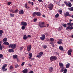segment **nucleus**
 Here are the masks:
<instances>
[{"instance_id":"obj_1","label":"nucleus","mask_w":73,"mask_h":73,"mask_svg":"<svg viewBox=\"0 0 73 73\" xmlns=\"http://www.w3.org/2000/svg\"><path fill=\"white\" fill-rule=\"evenodd\" d=\"M59 64L60 68L61 69L60 70V72H62L63 69H64V68H65V67L64 66V64L61 62H59Z\"/></svg>"},{"instance_id":"obj_2","label":"nucleus","mask_w":73,"mask_h":73,"mask_svg":"<svg viewBox=\"0 0 73 73\" xmlns=\"http://www.w3.org/2000/svg\"><path fill=\"white\" fill-rule=\"evenodd\" d=\"M16 47V44H10L9 46V48H11L13 49H15Z\"/></svg>"},{"instance_id":"obj_3","label":"nucleus","mask_w":73,"mask_h":73,"mask_svg":"<svg viewBox=\"0 0 73 73\" xmlns=\"http://www.w3.org/2000/svg\"><path fill=\"white\" fill-rule=\"evenodd\" d=\"M49 10H52L53 8V4L50 3L49 4L48 6Z\"/></svg>"},{"instance_id":"obj_4","label":"nucleus","mask_w":73,"mask_h":73,"mask_svg":"<svg viewBox=\"0 0 73 73\" xmlns=\"http://www.w3.org/2000/svg\"><path fill=\"white\" fill-rule=\"evenodd\" d=\"M7 66V64H5L3 65V66L2 67V69L3 70V72H5L7 70V69L5 68V67H6V66Z\"/></svg>"},{"instance_id":"obj_5","label":"nucleus","mask_w":73,"mask_h":73,"mask_svg":"<svg viewBox=\"0 0 73 73\" xmlns=\"http://www.w3.org/2000/svg\"><path fill=\"white\" fill-rule=\"evenodd\" d=\"M57 58L56 56H52L50 57V59L51 61H53V60H56Z\"/></svg>"},{"instance_id":"obj_6","label":"nucleus","mask_w":73,"mask_h":73,"mask_svg":"<svg viewBox=\"0 0 73 73\" xmlns=\"http://www.w3.org/2000/svg\"><path fill=\"white\" fill-rule=\"evenodd\" d=\"M32 46L31 45H29L27 46V50L28 52L30 51L31 50Z\"/></svg>"},{"instance_id":"obj_7","label":"nucleus","mask_w":73,"mask_h":73,"mask_svg":"<svg viewBox=\"0 0 73 73\" xmlns=\"http://www.w3.org/2000/svg\"><path fill=\"white\" fill-rule=\"evenodd\" d=\"M44 25V22H42L41 23V22L39 23V26L40 28H43Z\"/></svg>"},{"instance_id":"obj_8","label":"nucleus","mask_w":73,"mask_h":73,"mask_svg":"<svg viewBox=\"0 0 73 73\" xmlns=\"http://www.w3.org/2000/svg\"><path fill=\"white\" fill-rule=\"evenodd\" d=\"M73 29V27L68 26L66 28V30H68V29H70V31H72Z\"/></svg>"},{"instance_id":"obj_9","label":"nucleus","mask_w":73,"mask_h":73,"mask_svg":"<svg viewBox=\"0 0 73 73\" xmlns=\"http://www.w3.org/2000/svg\"><path fill=\"white\" fill-rule=\"evenodd\" d=\"M21 25H23L25 27H26L27 25V24L25 22H21Z\"/></svg>"},{"instance_id":"obj_10","label":"nucleus","mask_w":73,"mask_h":73,"mask_svg":"<svg viewBox=\"0 0 73 73\" xmlns=\"http://www.w3.org/2000/svg\"><path fill=\"white\" fill-rule=\"evenodd\" d=\"M45 35H42V37H40V40H45Z\"/></svg>"},{"instance_id":"obj_11","label":"nucleus","mask_w":73,"mask_h":73,"mask_svg":"<svg viewBox=\"0 0 73 73\" xmlns=\"http://www.w3.org/2000/svg\"><path fill=\"white\" fill-rule=\"evenodd\" d=\"M72 52V50H69L68 51V54L69 56H71L72 54H71V52Z\"/></svg>"},{"instance_id":"obj_12","label":"nucleus","mask_w":73,"mask_h":73,"mask_svg":"<svg viewBox=\"0 0 73 73\" xmlns=\"http://www.w3.org/2000/svg\"><path fill=\"white\" fill-rule=\"evenodd\" d=\"M22 72L23 73H28V69L26 68L22 71Z\"/></svg>"},{"instance_id":"obj_13","label":"nucleus","mask_w":73,"mask_h":73,"mask_svg":"<svg viewBox=\"0 0 73 73\" xmlns=\"http://www.w3.org/2000/svg\"><path fill=\"white\" fill-rule=\"evenodd\" d=\"M50 43H53V41H54V39L53 38H51L50 39Z\"/></svg>"},{"instance_id":"obj_14","label":"nucleus","mask_w":73,"mask_h":73,"mask_svg":"<svg viewBox=\"0 0 73 73\" xmlns=\"http://www.w3.org/2000/svg\"><path fill=\"white\" fill-rule=\"evenodd\" d=\"M19 13L21 15H23V14L24 13V11H23V10H20L19 11Z\"/></svg>"},{"instance_id":"obj_15","label":"nucleus","mask_w":73,"mask_h":73,"mask_svg":"<svg viewBox=\"0 0 73 73\" xmlns=\"http://www.w3.org/2000/svg\"><path fill=\"white\" fill-rule=\"evenodd\" d=\"M57 43L58 44H62V39H60L57 42Z\"/></svg>"},{"instance_id":"obj_16","label":"nucleus","mask_w":73,"mask_h":73,"mask_svg":"<svg viewBox=\"0 0 73 73\" xmlns=\"http://www.w3.org/2000/svg\"><path fill=\"white\" fill-rule=\"evenodd\" d=\"M73 23L70 22L67 23V25L68 26H72L73 25Z\"/></svg>"},{"instance_id":"obj_17","label":"nucleus","mask_w":73,"mask_h":73,"mask_svg":"<svg viewBox=\"0 0 73 73\" xmlns=\"http://www.w3.org/2000/svg\"><path fill=\"white\" fill-rule=\"evenodd\" d=\"M29 55V58L30 60H31V58L32 57V53H30Z\"/></svg>"},{"instance_id":"obj_18","label":"nucleus","mask_w":73,"mask_h":73,"mask_svg":"<svg viewBox=\"0 0 73 73\" xmlns=\"http://www.w3.org/2000/svg\"><path fill=\"white\" fill-rule=\"evenodd\" d=\"M70 63L67 64L66 65V68H69V66H70Z\"/></svg>"},{"instance_id":"obj_19","label":"nucleus","mask_w":73,"mask_h":73,"mask_svg":"<svg viewBox=\"0 0 73 73\" xmlns=\"http://www.w3.org/2000/svg\"><path fill=\"white\" fill-rule=\"evenodd\" d=\"M66 15L67 16H70V17L71 16V15L69 14V12H67L66 13Z\"/></svg>"},{"instance_id":"obj_20","label":"nucleus","mask_w":73,"mask_h":73,"mask_svg":"<svg viewBox=\"0 0 73 73\" xmlns=\"http://www.w3.org/2000/svg\"><path fill=\"white\" fill-rule=\"evenodd\" d=\"M25 7L26 9H29V8H30L29 7H28V6H27V3L25 4Z\"/></svg>"},{"instance_id":"obj_21","label":"nucleus","mask_w":73,"mask_h":73,"mask_svg":"<svg viewBox=\"0 0 73 73\" xmlns=\"http://www.w3.org/2000/svg\"><path fill=\"white\" fill-rule=\"evenodd\" d=\"M3 44H5V45H9V44L8 42H5L3 43Z\"/></svg>"},{"instance_id":"obj_22","label":"nucleus","mask_w":73,"mask_h":73,"mask_svg":"<svg viewBox=\"0 0 73 73\" xmlns=\"http://www.w3.org/2000/svg\"><path fill=\"white\" fill-rule=\"evenodd\" d=\"M62 29V26L59 27L58 29V31H61Z\"/></svg>"},{"instance_id":"obj_23","label":"nucleus","mask_w":73,"mask_h":73,"mask_svg":"<svg viewBox=\"0 0 73 73\" xmlns=\"http://www.w3.org/2000/svg\"><path fill=\"white\" fill-rule=\"evenodd\" d=\"M9 52H14V51L13 49H10L9 50Z\"/></svg>"},{"instance_id":"obj_24","label":"nucleus","mask_w":73,"mask_h":73,"mask_svg":"<svg viewBox=\"0 0 73 73\" xmlns=\"http://www.w3.org/2000/svg\"><path fill=\"white\" fill-rule=\"evenodd\" d=\"M27 38H28V36H26V35H24L23 37V39L24 40H26V39H27Z\"/></svg>"},{"instance_id":"obj_25","label":"nucleus","mask_w":73,"mask_h":73,"mask_svg":"<svg viewBox=\"0 0 73 73\" xmlns=\"http://www.w3.org/2000/svg\"><path fill=\"white\" fill-rule=\"evenodd\" d=\"M36 15L38 16H41V13L40 12H36Z\"/></svg>"},{"instance_id":"obj_26","label":"nucleus","mask_w":73,"mask_h":73,"mask_svg":"<svg viewBox=\"0 0 73 73\" xmlns=\"http://www.w3.org/2000/svg\"><path fill=\"white\" fill-rule=\"evenodd\" d=\"M7 41V38H5L3 40V42H6Z\"/></svg>"},{"instance_id":"obj_27","label":"nucleus","mask_w":73,"mask_h":73,"mask_svg":"<svg viewBox=\"0 0 73 73\" xmlns=\"http://www.w3.org/2000/svg\"><path fill=\"white\" fill-rule=\"evenodd\" d=\"M59 49L61 50H63V47L62 46H60L59 47Z\"/></svg>"},{"instance_id":"obj_28","label":"nucleus","mask_w":73,"mask_h":73,"mask_svg":"<svg viewBox=\"0 0 73 73\" xmlns=\"http://www.w3.org/2000/svg\"><path fill=\"white\" fill-rule=\"evenodd\" d=\"M64 72L63 73H66V72H67V69H66V68H65L64 70L63 69L62 72Z\"/></svg>"},{"instance_id":"obj_29","label":"nucleus","mask_w":73,"mask_h":73,"mask_svg":"<svg viewBox=\"0 0 73 73\" xmlns=\"http://www.w3.org/2000/svg\"><path fill=\"white\" fill-rule=\"evenodd\" d=\"M67 6L70 7H72V4H71L70 2H68V4L67 5Z\"/></svg>"},{"instance_id":"obj_30","label":"nucleus","mask_w":73,"mask_h":73,"mask_svg":"<svg viewBox=\"0 0 73 73\" xmlns=\"http://www.w3.org/2000/svg\"><path fill=\"white\" fill-rule=\"evenodd\" d=\"M13 58H16L17 57V55H14L13 56Z\"/></svg>"},{"instance_id":"obj_31","label":"nucleus","mask_w":73,"mask_h":73,"mask_svg":"<svg viewBox=\"0 0 73 73\" xmlns=\"http://www.w3.org/2000/svg\"><path fill=\"white\" fill-rule=\"evenodd\" d=\"M4 48V47H3L2 46H1V44H0V49L1 50H2L3 48Z\"/></svg>"},{"instance_id":"obj_32","label":"nucleus","mask_w":73,"mask_h":73,"mask_svg":"<svg viewBox=\"0 0 73 73\" xmlns=\"http://www.w3.org/2000/svg\"><path fill=\"white\" fill-rule=\"evenodd\" d=\"M49 70L50 72H52V70H53V68L52 67H50L49 69Z\"/></svg>"},{"instance_id":"obj_33","label":"nucleus","mask_w":73,"mask_h":73,"mask_svg":"<svg viewBox=\"0 0 73 73\" xmlns=\"http://www.w3.org/2000/svg\"><path fill=\"white\" fill-rule=\"evenodd\" d=\"M10 16L11 17H13L15 16V14H14L11 13L10 14Z\"/></svg>"},{"instance_id":"obj_34","label":"nucleus","mask_w":73,"mask_h":73,"mask_svg":"<svg viewBox=\"0 0 73 73\" xmlns=\"http://www.w3.org/2000/svg\"><path fill=\"white\" fill-rule=\"evenodd\" d=\"M59 16V14L58 13H57L55 16V17L57 18Z\"/></svg>"},{"instance_id":"obj_35","label":"nucleus","mask_w":73,"mask_h":73,"mask_svg":"<svg viewBox=\"0 0 73 73\" xmlns=\"http://www.w3.org/2000/svg\"><path fill=\"white\" fill-rule=\"evenodd\" d=\"M43 52H41L39 53V54H40V55L41 56H42V54H43Z\"/></svg>"},{"instance_id":"obj_36","label":"nucleus","mask_w":73,"mask_h":73,"mask_svg":"<svg viewBox=\"0 0 73 73\" xmlns=\"http://www.w3.org/2000/svg\"><path fill=\"white\" fill-rule=\"evenodd\" d=\"M58 12H59L60 14H61L62 13V10H59L58 11Z\"/></svg>"},{"instance_id":"obj_37","label":"nucleus","mask_w":73,"mask_h":73,"mask_svg":"<svg viewBox=\"0 0 73 73\" xmlns=\"http://www.w3.org/2000/svg\"><path fill=\"white\" fill-rule=\"evenodd\" d=\"M4 33V32L2 30H0V34L2 35V33Z\"/></svg>"},{"instance_id":"obj_38","label":"nucleus","mask_w":73,"mask_h":73,"mask_svg":"<svg viewBox=\"0 0 73 73\" xmlns=\"http://www.w3.org/2000/svg\"><path fill=\"white\" fill-rule=\"evenodd\" d=\"M10 11L12 13H15V11L12 10V9L10 10Z\"/></svg>"},{"instance_id":"obj_39","label":"nucleus","mask_w":73,"mask_h":73,"mask_svg":"<svg viewBox=\"0 0 73 73\" xmlns=\"http://www.w3.org/2000/svg\"><path fill=\"white\" fill-rule=\"evenodd\" d=\"M42 47L44 48V49H46V47H47V46L46 45H43L42 46Z\"/></svg>"},{"instance_id":"obj_40","label":"nucleus","mask_w":73,"mask_h":73,"mask_svg":"<svg viewBox=\"0 0 73 73\" xmlns=\"http://www.w3.org/2000/svg\"><path fill=\"white\" fill-rule=\"evenodd\" d=\"M50 44H51L52 45V46L53 47H54V42H53V43H50Z\"/></svg>"},{"instance_id":"obj_41","label":"nucleus","mask_w":73,"mask_h":73,"mask_svg":"<svg viewBox=\"0 0 73 73\" xmlns=\"http://www.w3.org/2000/svg\"><path fill=\"white\" fill-rule=\"evenodd\" d=\"M25 26H23L22 27H21V29H22L23 30H24V29H25Z\"/></svg>"},{"instance_id":"obj_42","label":"nucleus","mask_w":73,"mask_h":73,"mask_svg":"<svg viewBox=\"0 0 73 73\" xmlns=\"http://www.w3.org/2000/svg\"><path fill=\"white\" fill-rule=\"evenodd\" d=\"M36 57H38V58H40V57H41V56L40 55V54H39L38 55H37L36 56Z\"/></svg>"},{"instance_id":"obj_43","label":"nucleus","mask_w":73,"mask_h":73,"mask_svg":"<svg viewBox=\"0 0 73 73\" xmlns=\"http://www.w3.org/2000/svg\"><path fill=\"white\" fill-rule=\"evenodd\" d=\"M36 15V12H34L33 14V15L34 16H35Z\"/></svg>"},{"instance_id":"obj_44","label":"nucleus","mask_w":73,"mask_h":73,"mask_svg":"<svg viewBox=\"0 0 73 73\" xmlns=\"http://www.w3.org/2000/svg\"><path fill=\"white\" fill-rule=\"evenodd\" d=\"M62 25L64 27V28H66V24H65L64 25Z\"/></svg>"},{"instance_id":"obj_45","label":"nucleus","mask_w":73,"mask_h":73,"mask_svg":"<svg viewBox=\"0 0 73 73\" xmlns=\"http://www.w3.org/2000/svg\"><path fill=\"white\" fill-rule=\"evenodd\" d=\"M15 68H17V67H19V65H18V64H15Z\"/></svg>"},{"instance_id":"obj_46","label":"nucleus","mask_w":73,"mask_h":73,"mask_svg":"<svg viewBox=\"0 0 73 73\" xmlns=\"http://www.w3.org/2000/svg\"><path fill=\"white\" fill-rule=\"evenodd\" d=\"M9 68L11 70V69H13V66H10Z\"/></svg>"},{"instance_id":"obj_47","label":"nucleus","mask_w":73,"mask_h":73,"mask_svg":"<svg viewBox=\"0 0 73 73\" xmlns=\"http://www.w3.org/2000/svg\"><path fill=\"white\" fill-rule=\"evenodd\" d=\"M37 19L36 18H35L33 19L34 22H36L37 21Z\"/></svg>"},{"instance_id":"obj_48","label":"nucleus","mask_w":73,"mask_h":73,"mask_svg":"<svg viewBox=\"0 0 73 73\" xmlns=\"http://www.w3.org/2000/svg\"><path fill=\"white\" fill-rule=\"evenodd\" d=\"M30 60H31V61H34V60H35V58H31V59Z\"/></svg>"},{"instance_id":"obj_49","label":"nucleus","mask_w":73,"mask_h":73,"mask_svg":"<svg viewBox=\"0 0 73 73\" xmlns=\"http://www.w3.org/2000/svg\"><path fill=\"white\" fill-rule=\"evenodd\" d=\"M24 64H25V62H23L21 64V66H23V65H24Z\"/></svg>"},{"instance_id":"obj_50","label":"nucleus","mask_w":73,"mask_h":73,"mask_svg":"<svg viewBox=\"0 0 73 73\" xmlns=\"http://www.w3.org/2000/svg\"><path fill=\"white\" fill-rule=\"evenodd\" d=\"M64 3H65V4H66V5H68V3L66 1H64Z\"/></svg>"},{"instance_id":"obj_51","label":"nucleus","mask_w":73,"mask_h":73,"mask_svg":"<svg viewBox=\"0 0 73 73\" xmlns=\"http://www.w3.org/2000/svg\"><path fill=\"white\" fill-rule=\"evenodd\" d=\"M3 56V54H0V58H2Z\"/></svg>"},{"instance_id":"obj_52","label":"nucleus","mask_w":73,"mask_h":73,"mask_svg":"<svg viewBox=\"0 0 73 73\" xmlns=\"http://www.w3.org/2000/svg\"><path fill=\"white\" fill-rule=\"evenodd\" d=\"M11 4V2H9L7 3V4L8 5H9L10 4Z\"/></svg>"},{"instance_id":"obj_53","label":"nucleus","mask_w":73,"mask_h":73,"mask_svg":"<svg viewBox=\"0 0 73 73\" xmlns=\"http://www.w3.org/2000/svg\"><path fill=\"white\" fill-rule=\"evenodd\" d=\"M55 53H56V54L58 55V56H59V54L57 52H56Z\"/></svg>"},{"instance_id":"obj_54","label":"nucleus","mask_w":73,"mask_h":73,"mask_svg":"<svg viewBox=\"0 0 73 73\" xmlns=\"http://www.w3.org/2000/svg\"><path fill=\"white\" fill-rule=\"evenodd\" d=\"M70 11H73V7H71Z\"/></svg>"},{"instance_id":"obj_55","label":"nucleus","mask_w":73,"mask_h":73,"mask_svg":"<svg viewBox=\"0 0 73 73\" xmlns=\"http://www.w3.org/2000/svg\"><path fill=\"white\" fill-rule=\"evenodd\" d=\"M58 5H59V6H60V3H56Z\"/></svg>"},{"instance_id":"obj_56","label":"nucleus","mask_w":73,"mask_h":73,"mask_svg":"<svg viewBox=\"0 0 73 73\" xmlns=\"http://www.w3.org/2000/svg\"><path fill=\"white\" fill-rule=\"evenodd\" d=\"M18 10L16 9L15 11V13H17V12H18Z\"/></svg>"},{"instance_id":"obj_57","label":"nucleus","mask_w":73,"mask_h":73,"mask_svg":"<svg viewBox=\"0 0 73 73\" xmlns=\"http://www.w3.org/2000/svg\"><path fill=\"white\" fill-rule=\"evenodd\" d=\"M39 2H42V0H38Z\"/></svg>"},{"instance_id":"obj_58","label":"nucleus","mask_w":73,"mask_h":73,"mask_svg":"<svg viewBox=\"0 0 73 73\" xmlns=\"http://www.w3.org/2000/svg\"><path fill=\"white\" fill-rule=\"evenodd\" d=\"M33 72L32 71H30L29 72V73H33Z\"/></svg>"},{"instance_id":"obj_59","label":"nucleus","mask_w":73,"mask_h":73,"mask_svg":"<svg viewBox=\"0 0 73 73\" xmlns=\"http://www.w3.org/2000/svg\"><path fill=\"white\" fill-rule=\"evenodd\" d=\"M31 37V36L30 35H28L27 36V37Z\"/></svg>"},{"instance_id":"obj_60","label":"nucleus","mask_w":73,"mask_h":73,"mask_svg":"<svg viewBox=\"0 0 73 73\" xmlns=\"http://www.w3.org/2000/svg\"><path fill=\"white\" fill-rule=\"evenodd\" d=\"M73 21V19H72L71 20H70V23H71V22H72V21Z\"/></svg>"},{"instance_id":"obj_61","label":"nucleus","mask_w":73,"mask_h":73,"mask_svg":"<svg viewBox=\"0 0 73 73\" xmlns=\"http://www.w3.org/2000/svg\"><path fill=\"white\" fill-rule=\"evenodd\" d=\"M29 66H32V65L31 64H29Z\"/></svg>"},{"instance_id":"obj_62","label":"nucleus","mask_w":73,"mask_h":73,"mask_svg":"<svg viewBox=\"0 0 73 73\" xmlns=\"http://www.w3.org/2000/svg\"><path fill=\"white\" fill-rule=\"evenodd\" d=\"M31 4L32 5H33V3L32 2L31 3Z\"/></svg>"},{"instance_id":"obj_63","label":"nucleus","mask_w":73,"mask_h":73,"mask_svg":"<svg viewBox=\"0 0 73 73\" xmlns=\"http://www.w3.org/2000/svg\"><path fill=\"white\" fill-rule=\"evenodd\" d=\"M68 9H69V10H70H70L71 9V8H68Z\"/></svg>"},{"instance_id":"obj_64","label":"nucleus","mask_w":73,"mask_h":73,"mask_svg":"<svg viewBox=\"0 0 73 73\" xmlns=\"http://www.w3.org/2000/svg\"><path fill=\"white\" fill-rule=\"evenodd\" d=\"M70 1L71 2H73V0H70Z\"/></svg>"}]
</instances>
